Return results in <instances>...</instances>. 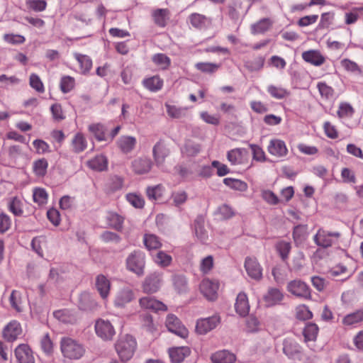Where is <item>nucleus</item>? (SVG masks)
I'll return each instance as SVG.
<instances>
[{"label":"nucleus","instance_id":"f257e3e1","mask_svg":"<svg viewBox=\"0 0 363 363\" xmlns=\"http://www.w3.org/2000/svg\"><path fill=\"white\" fill-rule=\"evenodd\" d=\"M138 347L136 339L128 334L120 335L115 343L116 352L122 362L132 359Z\"/></svg>","mask_w":363,"mask_h":363},{"label":"nucleus","instance_id":"f03ea898","mask_svg":"<svg viewBox=\"0 0 363 363\" xmlns=\"http://www.w3.org/2000/svg\"><path fill=\"white\" fill-rule=\"evenodd\" d=\"M340 236L341 234L339 232L329 231L320 228L313 236V241L318 246L328 248L337 244Z\"/></svg>","mask_w":363,"mask_h":363},{"label":"nucleus","instance_id":"7ed1b4c3","mask_svg":"<svg viewBox=\"0 0 363 363\" xmlns=\"http://www.w3.org/2000/svg\"><path fill=\"white\" fill-rule=\"evenodd\" d=\"M61 351L65 357L79 359L83 355L84 349L75 340L66 337L61 341Z\"/></svg>","mask_w":363,"mask_h":363},{"label":"nucleus","instance_id":"20e7f679","mask_svg":"<svg viewBox=\"0 0 363 363\" xmlns=\"http://www.w3.org/2000/svg\"><path fill=\"white\" fill-rule=\"evenodd\" d=\"M127 269L138 276L144 274L145 267V255L141 251H134L130 253L126 259Z\"/></svg>","mask_w":363,"mask_h":363},{"label":"nucleus","instance_id":"39448f33","mask_svg":"<svg viewBox=\"0 0 363 363\" xmlns=\"http://www.w3.org/2000/svg\"><path fill=\"white\" fill-rule=\"evenodd\" d=\"M94 329L96 335L105 341L111 340L116 335V330L111 323L103 318L96 320Z\"/></svg>","mask_w":363,"mask_h":363},{"label":"nucleus","instance_id":"423d86ee","mask_svg":"<svg viewBox=\"0 0 363 363\" xmlns=\"http://www.w3.org/2000/svg\"><path fill=\"white\" fill-rule=\"evenodd\" d=\"M287 290L293 295L304 299H311V294L309 286L303 281L296 279L289 282Z\"/></svg>","mask_w":363,"mask_h":363},{"label":"nucleus","instance_id":"0eeeda50","mask_svg":"<svg viewBox=\"0 0 363 363\" xmlns=\"http://www.w3.org/2000/svg\"><path fill=\"white\" fill-rule=\"evenodd\" d=\"M219 283L216 280L204 279L200 284V291L202 294L210 301H214L218 297Z\"/></svg>","mask_w":363,"mask_h":363},{"label":"nucleus","instance_id":"6e6552de","mask_svg":"<svg viewBox=\"0 0 363 363\" xmlns=\"http://www.w3.org/2000/svg\"><path fill=\"white\" fill-rule=\"evenodd\" d=\"M166 326L170 332L182 338H185L188 336V330L182 324L179 319L173 314H169L167 315Z\"/></svg>","mask_w":363,"mask_h":363},{"label":"nucleus","instance_id":"1a4fd4ad","mask_svg":"<svg viewBox=\"0 0 363 363\" xmlns=\"http://www.w3.org/2000/svg\"><path fill=\"white\" fill-rule=\"evenodd\" d=\"M169 153L170 151L166 142L164 140L157 141L152 148V156L156 165L163 164Z\"/></svg>","mask_w":363,"mask_h":363},{"label":"nucleus","instance_id":"9d476101","mask_svg":"<svg viewBox=\"0 0 363 363\" xmlns=\"http://www.w3.org/2000/svg\"><path fill=\"white\" fill-rule=\"evenodd\" d=\"M219 322L220 318L217 315L199 319L196 325V332L199 335H205L213 330Z\"/></svg>","mask_w":363,"mask_h":363},{"label":"nucleus","instance_id":"9b49d317","mask_svg":"<svg viewBox=\"0 0 363 363\" xmlns=\"http://www.w3.org/2000/svg\"><path fill=\"white\" fill-rule=\"evenodd\" d=\"M245 268L247 274L250 278L256 281H259L262 279V268L255 257H246L245 261Z\"/></svg>","mask_w":363,"mask_h":363},{"label":"nucleus","instance_id":"f8f14e48","mask_svg":"<svg viewBox=\"0 0 363 363\" xmlns=\"http://www.w3.org/2000/svg\"><path fill=\"white\" fill-rule=\"evenodd\" d=\"M162 274L154 272L146 277L143 289L144 292L152 294L157 291L162 283Z\"/></svg>","mask_w":363,"mask_h":363},{"label":"nucleus","instance_id":"ddd939ff","mask_svg":"<svg viewBox=\"0 0 363 363\" xmlns=\"http://www.w3.org/2000/svg\"><path fill=\"white\" fill-rule=\"evenodd\" d=\"M18 363H35L33 352L27 344H20L14 350Z\"/></svg>","mask_w":363,"mask_h":363},{"label":"nucleus","instance_id":"4468645a","mask_svg":"<svg viewBox=\"0 0 363 363\" xmlns=\"http://www.w3.org/2000/svg\"><path fill=\"white\" fill-rule=\"evenodd\" d=\"M23 330L19 322L12 320L3 330V337L8 342H13L22 334Z\"/></svg>","mask_w":363,"mask_h":363},{"label":"nucleus","instance_id":"2eb2a0df","mask_svg":"<svg viewBox=\"0 0 363 363\" xmlns=\"http://www.w3.org/2000/svg\"><path fill=\"white\" fill-rule=\"evenodd\" d=\"M269 153L277 157H282L288 154L285 142L279 139H272L267 147Z\"/></svg>","mask_w":363,"mask_h":363},{"label":"nucleus","instance_id":"dca6fc26","mask_svg":"<svg viewBox=\"0 0 363 363\" xmlns=\"http://www.w3.org/2000/svg\"><path fill=\"white\" fill-rule=\"evenodd\" d=\"M139 303L142 308L155 312L160 311H166L167 310V307L164 303L151 296H145L140 298Z\"/></svg>","mask_w":363,"mask_h":363},{"label":"nucleus","instance_id":"f3484780","mask_svg":"<svg viewBox=\"0 0 363 363\" xmlns=\"http://www.w3.org/2000/svg\"><path fill=\"white\" fill-rule=\"evenodd\" d=\"M188 22L196 29H205L211 25L212 21L210 18L199 13H193L188 17Z\"/></svg>","mask_w":363,"mask_h":363},{"label":"nucleus","instance_id":"a211bd4d","mask_svg":"<svg viewBox=\"0 0 363 363\" xmlns=\"http://www.w3.org/2000/svg\"><path fill=\"white\" fill-rule=\"evenodd\" d=\"M303 60L314 66L319 67L325 62V57L318 50H309L302 52Z\"/></svg>","mask_w":363,"mask_h":363},{"label":"nucleus","instance_id":"6ab92c4d","mask_svg":"<svg viewBox=\"0 0 363 363\" xmlns=\"http://www.w3.org/2000/svg\"><path fill=\"white\" fill-rule=\"evenodd\" d=\"M151 16L157 26L164 28L169 21L170 11L167 9H157L152 11Z\"/></svg>","mask_w":363,"mask_h":363},{"label":"nucleus","instance_id":"aec40b11","mask_svg":"<svg viewBox=\"0 0 363 363\" xmlns=\"http://www.w3.org/2000/svg\"><path fill=\"white\" fill-rule=\"evenodd\" d=\"M134 298L135 296L133 290L129 288H124L117 293L114 300V305L116 307L122 308Z\"/></svg>","mask_w":363,"mask_h":363},{"label":"nucleus","instance_id":"412c9836","mask_svg":"<svg viewBox=\"0 0 363 363\" xmlns=\"http://www.w3.org/2000/svg\"><path fill=\"white\" fill-rule=\"evenodd\" d=\"M152 167V162L148 158H137L132 162L133 171L137 174L148 173Z\"/></svg>","mask_w":363,"mask_h":363},{"label":"nucleus","instance_id":"4be33fe9","mask_svg":"<svg viewBox=\"0 0 363 363\" xmlns=\"http://www.w3.org/2000/svg\"><path fill=\"white\" fill-rule=\"evenodd\" d=\"M96 288L103 299H106L110 292L111 282L104 274H99L96 277Z\"/></svg>","mask_w":363,"mask_h":363},{"label":"nucleus","instance_id":"5701e85b","mask_svg":"<svg viewBox=\"0 0 363 363\" xmlns=\"http://www.w3.org/2000/svg\"><path fill=\"white\" fill-rule=\"evenodd\" d=\"M73 55L74 59L79 63V72L84 75L88 74L91 71L93 65L92 60L91 57L86 55H83L79 52H74Z\"/></svg>","mask_w":363,"mask_h":363},{"label":"nucleus","instance_id":"b1692460","mask_svg":"<svg viewBox=\"0 0 363 363\" xmlns=\"http://www.w3.org/2000/svg\"><path fill=\"white\" fill-rule=\"evenodd\" d=\"M284 298L283 293L277 288H271L264 296V301L268 307L279 304Z\"/></svg>","mask_w":363,"mask_h":363},{"label":"nucleus","instance_id":"393cba45","mask_svg":"<svg viewBox=\"0 0 363 363\" xmlns=\"http://www.w3.org/2000/svg\"><path fill=\"white\" fill-rule=\"evenodd\" d=\"M142 84L150 91L157 92L162 89L164 81L159 75H155L145 78Z\"/></svg>","mask_w":363,"mask_h":363},{"label":"nucleus","instance_id":"a878e982","mask_svg":"<svg viewBox=\"0 0 363 363\" xmlns=\"http://www.w3.org/2000/svg\"><path fill=\"white\" fill-rule=\"evenodd\" d=\"M88 130L94 136L97 141H108L106 128L103 123H91L88 126Z\"/></svg>","mask_w":363,"mask_h":363},{"label":"nucleus","instance_id":"bb28decb","mask_svg":"<svg viewBox=\"0 0 363 363\" xmlns=\"http://www.w3.org/2000/svg\"><path fill=\"white\" fill-rule=\"evenodd\" d=\"M70 146L72 151L75 153L84 151L87 147V140L84 135L81 132L77 133L72 139Z\"/></svg>","mask_w":363,"mask_h":363},{"label":"nucleus","instance_id":"cd10ccee","mask_svg":"<svg viewBox=\"0 0 363 363\" xmlns=\"http://www.w3.org/2000/svg\"><path fill=\"white\" fill-rule=\"evenodd\" d=\"M236 312L241 316L246 315L250 310L247 295L245 293L238 294L235 303Z\"/></svg>","mask_w":363,"mask_h":363},{"label":"nucleus","instance_id":"c85d7f7f","mask_svg":"<svg viewBox=\"0 0 363 363\" xmlns=\"http://www.w3.org/2000/svg\"><path fill=\"white\" fill-rule=\"evenodd\" d=\"M169 357L173 362L179 363L189 355L190 349L188 347H178L169 350Z\"/></svg>","mask_w":363,"mask_h":363},{"label":"nucleus","instance_id":"c756f323","mask_svg":"<svg viewBox=\"0 0 363 363\" xmlns=\"http://www.w3.org/2000/svg\"><path fill=\"white\" fill-rule=\"evenodd\" d=\"M136 145V138L133 136L123 135L117 141V145L123 153L131 152Z\"/></svg>","mask_w":363,"mask_h":363},{"label":"nucleus","instance_id":"7c9ffc66","mask_svg":"<svg viewBox=\"0 0 363 363\" xmlns=\"http://www.w3.org/2000/svg\"><path fill=\"white\" fill-rule=\"evenodd\" d=\"M164 106L166 108L167 113L171 118L179 119L185 117L186 115V111L188 110L187 107L177 106L169 103H165Z\"/></svg>","mask_w":363,"mask_h":363},{"label":"nucleus","instance_id":"2f4dec72","mask_svg":"<svg viewBox=\"0 0 363 363\" xmlns=\"http://www.w3.org/2000/svg\"><path fill=\"white\" fill-rule=\"evenodd\" d=\"M235 359V355L227 350L218 351L211 356L213 363H233Z\"/></svg>","mask_w":363,"mask_h":363},{"label":"nucleus","instance_id":"473e14b6","mask_svg":"<svg viewBox=\"0 0 363 363\" xmlns=\"http://www.w3.org/2000/svg\"><path fill=\"white\" fill-rule=\"evenodd\" d=\"M283 345V352L289 357H294L301 352L300 345L292 339L286 338Z\"/></svg>","mask_w":363,"mask_h":363},{"label":"nucleus","instance_id":"72a5a7b5","mask_svg":"<svg viewBox=\"0 0 363 363\" xmlns=\"http://www.w3.org/2000/svg\"><path fill=\"white\" fill-rule=\"evenodd\" d=\"M319 332L318 326L313 323H308L306 325L303 330V335L304 342L308 343L311 341H315Z\"/></svg>","mask_w":363,"mask_h":363},{"label":"nucleus","instance_id":"f704fd0d","mask_svg":"<svg viewBox=\"0 0 363 363\" xmlns=\"http://www.w3.org/2000/svg\"><path fill=\"white\" fill-rule=\"evenodd\" d=\"M91 169L101 172L107 169L108 161L104 155H97L87 162Z\"/></svg>","mask_w":363,"mask_h":363},{"label":"nucleus","instance_id":"c9c22d12","mask_svg":"<svg viewBox=\"0 0 363 363\" xmlns=\"http://www.w3.org/2000/svg\"><path fill=\"white\" fill-rule=\"evenodd\" d=\"M143 243L148 250H157L162 246L160 239L154 234H145Z\"/></svg>","mask_w":363,"mask_h":363},{"label":"nucleus","instance_id":"e433bc0d","mask_svg":"<svg viewBox=\"0 0 363 363\" xmlns=\"http://www.w3.org/2000/svg\"><path fill=\"white\" fill-rule=\"evenodd\" d=\"M33 199L39 206H44L48 203V194L43 188H34L33 190Z\"/></svg>","mask_w":363,"mask_h":363},{"label":"nucleus","instance_id":"4c0bfd02","mask_svg":"<svg viewBox=\"0 0 363 363\" xmlns=\"http://www.w3.org/2000/svg\"><path fill=\"white\" fill-rule=\"evenodd\" d=\"M48 167V162L45 158L36 160L33 163V173L38 177H43L46 174Z\"/></svg>","mask_w":363,"mask_h":363},{"label":"nucleus","instance_id":"58836bf2","mask_svg":"<svg viewBox=\"0 0 363 363\" xmlns=\"http://www.w3.org/2000/svg\"><path fill=\"white\" fill-rule=\"evenodd\" d=\"M244 152H246L245 149H233L228 152L227 159L232 165L240 164L242 162Z\"/></svg>","mask_w":363,"mask_h":363},{"label":"nucleus","instance_id":"ea45409f","mask_svg":"<svg viewBox=\"0 0 363 363\" xmlns=\"http://www.w3.org/2000/svg\"><path fill=\"white\" fill-rule=\"evenodd\" d=\"M363 321V309L347 314L342 319V324L346 326H351Z\"/></svg>","mask_w":363,"mask_h":363},{"label":"nucleus","instance_id":"a19ab883","mask_svg":"<svg viewBox=\"0 0 363 363\" xmlns=\"http://www.w3.org/2000/svg\"><path fill=\"white\" fill-rule=\"evenodd\" d=\"M272 26V21L269 18H262L251 27V31L253 35L264 33Z\"/></svg>","mask_w":363,"mask_h":363},{"label":"nucleus","instance_id":"79ce46f5","mask_svg":"<svg viewBox=\"0 0 363 363\" xmlns=\"http://www.w3.org/2000/svg\"><path fill=\"white\" fill-rule=\"evenodd\" d=\"M154 262L161 267H169L172 261L171 255L167 254L163 251H158L155 255L152 256Z\"/></svg>","mask_w":363,"mask_h":363},{"label":"nucleus","instance_id":"37998d69","mask_svg":"<svg viewBox=\"0 0 363 363\" xmlns=\"http://www.w3.org/2000/svg\"><path fill=\"white\" fill-rule=\"evenodd\" d=\"M223 183L230 189L240 191H245L248 187L245 182L233 178H225Z\"/></svg>","mask_w":363,"mask_h":363},{"label":"nucleus","instance_id":"c03bdc74","mask_svg":"<svg viewBox=\"0 0 363 363\" xmlns=\"http://www.w3.org/2000/svg\"><path fill=\"white\" fill-rule=\"evenodd\" d=\"M108 225L116 230H121L123 223V218L113 212L108 213L106 217Z\"/></svg>","mask_w":363,"mask_h":363},{"label":"nucleus","instance_id":"a18cd8bd","mask_svg":"<svg viewBox=\"0 0 363 363\" xmlns=\"http://www.w3.org/2000/svg\"><path fill=\"white\" fill-rule=\"evenodd\" d=\"M152 62L162 70L167 69L171 65L170 58L163 53H157L152 56Z\"/></svg>","mask_w":363,"mask_h":363},{"label":"nucleus","instance_id":"49530a36","mask_svg":"<svg viewBox=\"0 0 363 363\" xmlns=\"http://www.w3.org/2000/svg\"><path fill=\"white\" fill-rule=\"evenodd\" d=\"M308 234L307 225H298L294 228L293 238L296 243H301L306 239Z\"/></svg>","mask_w":363,"mask_h":363},{"label":"nucleus","instance_id":"de8ad7c7","mask_svg":"<svg viewBox=\"0 0 363 363\" xmlns=\"http://www.w3.org/2000/svg\"><path fill=\"white\" fill-rule=\"evenodd\" d=\"M267 91L272 97L277 99H282L289 96L290 92L287 89L277 86L274 85H269L267 87Z\"/></svg>","mask_w":363,"mask_h":363},{"label":"nucleus","instance_id":"09e8293b","mask_svg":"<svg viewBox=\"0 0 363 363\" xmlns=\"http://www.w3.org/2000/svg\"><path fill=\"white\" fill-rule=\"evenodd\" d=\"M9 301L11 307L17 312H21L23 311V301L21 292L16 290L12 291Z\"/></svg>","mask_w":363,"mask_h":363},{"label":"nucleus","instance_id":"8fccbe9b","mask_svg":"<svg viewBox=\"0 0 363 363\" xmlns=\"http://www.w3.org/2000/svg\"><path fill=\"white\" fill-rule=\"evenodd\" d=\"M164 192V186L161 184L155 186H148L146 194L150 200L156 201L162 198Z\"/></svg>","mask_w":363,"mask_h":363},{"label":"nucleus","instance_id":"3c124183","mask_svg":"<svg viewBox=\"0 0 363 363\" xmlns=\"http://www.w3.org/2000/svg\"><path fill=\"white\" fill-rule=\"evenodd\" d=\"M22 206L21 201L18 197L15 196L9 202L8 208L13 215L21 216L23 213Z\"/></svg>","mask_w":363,"mask_h":363},{"label":"nucleus","instance_id":"603ef678","mask_svg":"<svg viewBox=\"0 0 363 363\" xmlns=\"http://www.w3.org/2000/svg\"><path fill=\"white\" fill-rule=\"evenodd\" d=\"M195 234L201 242H204L208 239V233L204 228L203 220H196L194 222Z\"/></svg>","mask_w":363,"mask_h":363},{"label":"nucleus","instance_id":"864d4df0","mask_svg":"<svg viewBox=\"0 0 363 363\" xmlns=\"http://www.w3.org/2000/svg\"><path fill=\"white\" fill-rule=\"evenodd\" d=\"M75 86V79L70 76H64L61 78L60 87L62 93L71 91Z\"/></svg>","mask_w":363,"mask_h":363},{"label":"nucleus","instance_id":"5fc2aeb1","mask_svg":"<svg viewBox=\"0 0 363 363\" xmlns=\"http://www.w3.org/2000/svg\"><path fill=\"white\" fill-rule=\"evenodd\" d=\"M330 273L333 277L344 275L345 279L349 278L352 274V272L343 264H338L333 267Z\"/></svg>","mask_w":363,"mask_h":363},{"label":"nucleus","instance_id":"6e6d98bb","mask_svg":"<svg viewBox=\"0 0 363 363\" xmlns=\"http://www.w3.org/2000/svg\"><path fill=\"white\" fill-rule=\"evenodd\" d=\"M313 317L312 312L306 305H299L296 308V318L301 320H306L311 319Z\"/></svg>","mask_w":363,"mask_h":363},{"label":"nucleus","instance_id":"4d7b16f0","mask_svg":"<svg viewBox=\"0 0 363 363\" xmlns=\"http://www.w3.org/2000/svg\"><path fill=\"white\" fill-rule=\"evenodd\" d=\"M195 67L202 72L211 74L216 72L220 65L211 62H198L195 65Z\"/></svg>","mask_w":363,"mask_h":363},{"label":"nucleus","instance_id":"13d9d810","mask_svg":"<svg viewBox=\"0 0 363 363\" xmlns=\"http://www.w3.org/2000/svg\"><path fill=\"white\" fill-rule=\"evenodd\" d=\"M354 113V109L348 103H341L339 106L337 114L339 118H350Z\"/></svg>","mask_w":363,"mask_h":363},{"label":"nucleus","instance_id":"bf43d9fd","mask_svg":"<svg viewBox=\"0 0 363 363\" xmlns=\"http://www.w3.org/2000/svg\"><path fill=\"white\" fill-rule=\"evenodd\" d=\"M30 86L39 93L45 91V86L39 76L36 74H31L29 79Z\"/></svg>","mask_w":363,"mask_h":363},{"label":"nucleus","instance_id":"052dcab7","mask_svg":"<svg viewBox=\"0 0 363 363\" xmlns=\"http://www.w3.org/2000/svg\"><path fill=\"white\" fill-rule=\"evenodd\" d=\"M291 247L290 242L286 241H280L276 245V249L283 260L288 258Z\"/></svg>","mask_w":363,"mask_h":363},{"label":"nucleus","instance_id":"680f3d73","mask_svg":"<svg viewBox=\"0 0 363 363\" xmlns=\"http://www.w3.org/2000/svg\"><path fill=\"white\" fill-rule=\"evenodd\" d=\"M341 178L344 183L355 184L357 182V177L355 172L347 167H344L341 170Z\"/></svg>","mask_w":363,"mask_h":363},{"label":"nucleus","instance_id":"e2e57ef3","mask_svg":"<svg viewBox=\"0 0 363 363\" xmlns=\"http://www.w3.org/2000/svg\"><path fill=\"white\" fill-rule=\"evenodd\" d=\"M26 6L29 9L40 12L46 9L47 2L45 0H27Z\"/></svg>","mask_w":363,"mask_h":363},{"label":"nucleus","instance_id":"0e129e2a","mask_svg":"<svg viewBox=\"0 0 363 363\" xmlns=\"http://www.w3.org/2000/svg\"><path fill=\"white\" fill-rule=\"evenodd\" d=\"M341 66L347 72L362 74V69L359 65L354 61L349 59H343L340 62Z\"/></svg>","mask_w":363,"mask_h":363},{"label":"nucleus","instance_id":"69168bd1","mask_svg":"<svg viewBox=\"0 0 363 363\" xmlns=\"http://www.w3.org/2000/svg\"><path fill=\"white\" fill-rule=\"evenodd\" d=\"M33 145L35 149L36 153L38 155H42L50 152V145L48 143L43 140L36 139L33 140Z\"/></svg>","mask_w":363,"mask_h":363},{"label":"nucleus","instance_id":"338daca9","mask_svg":"<svg viewBox=\"0 0 363 363\" xmlns=\"http://www.w3.org/2000/svg\"><path fill=\"white\" fill-rule=\"evenodd\" d=\"M264 61L265 59L264 57L258 56L253 61L246 62L245 66L250 71H257L263 67Z\"/></svg>","mask_w":363,"mask_h":363},{"label":"nucleus","instance_id":"774afa93","mask_svg":"<svg viewBox=\"0 0 363 363\" xmlns=\"http://www.w3.org/2000/svg\"><path fill=\"white\" fill-rule=\"evenodd\" d=\"M317 88L322 97L329 99L333 96L334 89L324 82H318Z\"/></svg>","mask_w":363,"mask_h":363}]
</instances>
